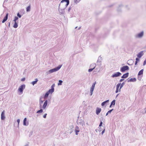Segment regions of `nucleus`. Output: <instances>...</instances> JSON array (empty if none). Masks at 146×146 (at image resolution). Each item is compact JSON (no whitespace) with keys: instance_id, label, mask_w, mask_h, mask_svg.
<instances>
[{"instance_id":"obj_56","label":"nucleus","mask_w":146,"mask_h":146,"mask_svg":"<svg viewBox=\"0 0 146 146\" xmlns=\"http://www.w3.org/2000/svg\"><path fill=\"white\" fill-rule=\"evenodd\" d=\"M118 95H119V94H117L116 95V98H117V97L118 96Z\"/></svg>"},{"instance_id":"obj_18","label":"nucleus","mask_w":146,"mask_h":146,"mask_svg":"<svg viewBox=\"0 0 146 146\" xmlns=\"http://www.w3.org/2000/svg\"><path fill=\"white\" fill-rule=\"evenodd\" d=\"M47 103L48 101L47 100H46V101H45L44 102V104L42 107V108L43 109H45L46 108V107L47 105Z\"/></svg>"},{"instance_id":"obj_52","label":"nucleus","mask_w":146,"mask_h":146,"mask_svg":"<svg viewBox=\"0 0 146 146\" xmlns=\"http://www.w3.org/2000/svg\"><path fill=\"white\" fill-rule=\"evenodd\" d=\"M10 22H9L8 23V27H10Z\"/></svg>"},{"instance_id":"obj_61","label":"nucleus","mask_w":146,"mask_h":146,"mask_svg":"<svg viewBox=\"0 0 146 146\" xmlns=\"http://www.w3.org/2000/svg\"><path fill=\"white\" fill-rule=\"evenodd\" d=\"M66 8V7H65V8H64V9H65V8Z\"/></svg>"},{"instance_id":"obj_62","label":"nucleus","mask_w":146,"mask_h":146,"mask_svg":"<svg viewBox=\"0 0 146 146\" xmlns=\"http://www.w3.org/2000/svg\"><path fill=\"white\" fill-rule=\"evenodd\" d=\"M25 146H26V145H25Z\"/></svg>"},{"instance_id":"obj_5","label":"nucleus","mask_w":146,"mask_h":146,"mask_svg":"<svg viewBox=\"0 0 146 146\" xmlns=\"http://www.w3.org/2000/svg\"><path fill=\"white\" fill-rule=\"evenodd\" d=\"M121 75V74L119 72H117L113 74L111 76V77L114 78L116 77H117L119 76H120Z\"/></svg>"},{"instance_id":"obj_4","label":"nucleus","mask_w":146,"mask_h":146,"mask_svg":"<svg viewBox=\"0 0 146 146\" xmlns=\"http://www.w3.org/2000/svg\"><path fill=\"white\" fill-rule=\"evenodd\" d=\"M143 34L144 32L143 31H142L140 33L136 35H135V37L136 38H141L143 36Z\"/></svg>"},{"instance_id":"obj_55","label":"nucleus","mask_w":146,"mask_h":146,"mask_svg":"<svg viewBox=\"0 0 146 146\" xmlns=\"http://www.w3.org/2000/svg\"><path fill=\"white\" fill-rule=\"evenodd\" d=\"M81 27H79L78 28V30H80V29Z\"/></svg>"},{"instance_id":"obj_33","label":"nucleus","mask_w":146,"mask_h":146,"mask_svg":"<svg viewBox=\"0 0 146 146\" xmlns=\"http://www.w3.org/2000/svg\"><path fill=\"white\" fill-rule=\"evenodd\" d=\"M135 60H136V61H135V65H136L137 64L138 62L139 61V59L138 58H136L135 59Z\"/></svg>"},{"instance_id":"obj_28","label":"nucleus","mask_w":146,"mask_h":146,"mask_svg":"<svg viewBox=\"0 0 146 146\" xmlns=\"http://www.w3.org/2000/svg\"><path fill=\"white\" fill-rule=\"evenodd\" d=\"M49 93L48 91L45 94V95L44 96V98H46L48 97L49 95Z\"/></svg>"},{"instance_id":"obj_21","label":"nucleus","mask_w":146,"mask_h":146,"mask_svg":"<svg viewBox=\"0 0 146 146\" xmlns=\"http://www.w3.org/2000/svg\"><path fill=\"white\" fill-rule=\"evenodd\" d=\"M115 100H113L112 102H111V104L110 106V108H111V107L112 106V105H115Z\"/></svg>"},{"instance_id":"obj_30","label":"nucleus","mask_w":146,"mask_h":146,"mask_svg":"<svg viewBox=\"0 0 146 146\" xmlns=\"http://www.w3.org/2000/svg\"><path fill=\"white\" fill-rule=\"evenodd\" d=\"M18 25L16 22H15L13 26L14 28H16L17 27Z\"/></svg>"},{"instance_id":"obj_2","label":"nucleus","mask_w":146,"mask_h":146,"mask_svg":"<svg viewBox=\"0 0 146 146\" xmlns=\"http://www.w3.org/2000/svg\"><path fill=\"white\" fill-rule=\"evenodd\" d=\"M129 68L127 66H125L120 68V71L122 72H124L126 71L129 70Z\"/></svg>"},{"instance_id":"obj_36","label":"nucleus","mask_w":146,"mask_h":146,"mask_svg":"<svg viewBox=\"0 0 146 146\" xmlns=\"http://www.w3.org/2000/svg\"><path fill=\"white\" fill-rule=\"evenodd\" d=\"M18 19V17H17L15 16V17L13 21L14 22H16V21Z\"/></svg>"},{"instance_id":"obj_42","label":"nucleus","mask_w":146,"mask_h":146,"mask_svg":"<svg viewBox=\"0 0 146 146\" xmlns=\"http://www.w3.org/2000/svg\"><path fill=\"white\" fill-rule=\"evenodd\" d=\"M55 86V84H53L51 86V89H52L54 90V87Z\"/></svg>"},{"instance_id":"obj_44","label":"nucleus","mask_w":146,"mask_h":146,"mask_svg":"<svg viewBox=\"0 0 146 146\" xmlns=\"http://www.w3.org/2000/svg\"><path fill=\"white\" fill-rule=\"evenodd\" d=\"M145 64H146V59H145V60L144 61L143 63V65L144 66Z\"/></svg>"},{"instance_id":"obj_23","label":"nucleus","mask_w":146,"mask_h":146,"mask_svg":"<svg viewBox=\"0 0 146 146\" xmlns=\"http://www.w3.org/2000/svg\"><path fill=\"white\" fill-rule=\"evenodd\" d=\"M143 69H142L141 70H140L138 73V76H140L141 75L143 74Z\"/></svg>"},{"instance_id":"obj_3","label":"nucleus","mask_w":146,"mask_h":146,"mask_svg":"<svg viewBox=\"0 0 146 146\" xmlns=\"http://www.w3.org/2000/svg\"><path fill=\"white\" fill-rule=\"evenodd\" d=\"M25 84H23L19 88L18 90L21 93H22L24 89L25 88Z\"/></svg>"},{"instance_id":"obj_32","label":"nucleus","mask_w":146,"mask_h":146,"mask_svg":"<svg viewBox=\"0 0 146 146\" xmlns=\"http://www.w3.org/2000/svg\"><path fill=\"white\" fill-rule=\"evenodd\" d=\"M42 112H43L42 109H40V110H38L36 112V113H42Z\"/></svg>"},{"instance_id":"obj_29","label":"nucleus","mask_w":146,"mask_h":146,"mask_svg":"<svg viewBox=\"0 0 146 146\" xmlns=\"http://www.w3.org/2000/svg\"><path fill=\"white\" fill-rule=\"evenodd\" d=\"M102 60V57L100 56L98 58V60L97 61V62H98V63L99 62L100 63L101 62V61Z\"/></svg>"},{"instance_id":"obj_43","label":"nucleus","mask_w":146,"mask_h":146,"mask_svg":"<svg viewBox=\"0 0 146 146\" xmlns=\"http://www.w3.org/2000/svg\"><path fill=\"white\" fill-rule=\"evenodd\" d=\"M119 88H116V91H115V93H118L119 92Z\"/></svg>"},{"instance_id":"obj_12","label":"nucleus","mask_w":146,"mask_h":146,"mask_svg":"<svg viewBox=\"0 0 146 146\" xmlns=\"http://www.w3.org/2000/svg\"><path fill=\"white\" fill-rule=\"evenodd\" d=\"M27 119L26 118H25L23 121V125L25 126H27L29 124V123L28 122H27V123H26Z\"/></svg>"},{"instance_id":"obj_17","label":"nucleus","mask_w":146,"mask_h":146,"mask_svg":"<svg viewBox=\"0 0 146 146\" xmlns=\"http://www.w3.org/2000/svg\"><path fill=\"white\" fill-rule=\"evenodd\" d=\"M101 111V108H97L96 110V113L97 115H98L100 112Z\"/></svg>"},{"instance_id":"obj_11","label":"nucleus","mask_w":146,"mask_h":146,"mask_svg":"<svg viewBox=\"0 0 146 146\" xmlns=\"http://www.w3.org/2000/svg\"><path fill=\"white\" fill-rule=\"evenodd\" d=\"M8 14H9L8 13H7L6 14L5 16V17L3 18V21H2V23H5V22L7 20V19H8Z\"/></svg>"},{"instance_id":"obj_22","label":"nucleus","mask_w":146,"mask_h":146,"mask_svg":"<svg viewBox=\"0 0 146 146\" xmlns=\"http://www.w3.org/2000/svg\"><path fill=\"white\" fill-rule=\"evenodd\" d=\"M44 100H41V98H40L39 100V105L40 108H41V104L43 103Z\"/></svg>"},{"instance_id":"obj_6","label":"nucleus","mask_w":146,"mask_h":146,"mask_svg":"<svg viewBox=\"0 0 146 146\" xmlns=\"http://www.w3.org/2000/svg\"><path fill=\"white\" fill-rule=\"evenodd\" d=\"M77 122L78 124H79L82 126H83L84 125V122L82 119H78Z\"/></svg>"},{"instance_id":"obj_25","label":"nucleus","mask_w":146,"mask_h":146,"mask_svg":"<svg viewBox=\"0 0 146 146\" xmlns=\"http://www.w3.org/2000/svg\"><path fill=\"white\" fill-rule=\"evenodd\" d=\"M125 83L124 82H123L121 84V83L120 87L119 89V92H120L121 91V89L123 87Z\"/></svg>"},{"instance_id":"obj_54","label":"nucleus","mask_w":146,"mask_h":146,"mask_svg":"<svg viewBox=\"0 0 146 146\" xmlns=\"http://www.w3.org/2000/svg\"><path fill=\"white\" fill-rule=\"evenodd\" d=\"M127 64L128 65H131L132 64H129L128 63H127Z\"/></svg>"},{"instance_id":"obj_37","label":"nucleus","mask_w":146,"mask_h":146,"mask_svg":"<svg viewBox=\"0 0 146 146\" xmlns=\"http://www.w3.org/2000/svg\"><path fill=\"white\" fill-rule=\"evenodd\" d=\"M96 84V82H94L93 84L91 87L94 88H95V84Z\"/></svg>"},{"instance_id":"obj_60","label":"nucleus","mask_w":146,"mask_h":146,"mask_svg":"<svg viewBox=\"0 0 146 146\" xmlns=\"http://www.w3.org/2000/svg\"><path fill=\"white\" fill-rule=\"evenodd\" d=\"M101 131V130H99V131Z\"/></svg>"},{"instance_id":"obj_58","label":"nucleus","mask_w":146,"mask_h":146,"mask_svg":"<svg viewBox=\"0 0 146 146\" xmlns=\"http://www.w3.org/2000/svg\"><path fill=\"white\" fill-rule=\"evenodd\" d=\"M96 132H97V129H96Z\"/></svg>"},{"instance_id":"obj_26","label":"nucleus","mask_w":146,"mask_h":146,"mask_svg":"<svg viewBox=\"0 0 146 146\" xmlns=\"http://www.w3.org/2000/svg\"><path fill=\"white\" fill-rule=\"evenodd\" d=\"M54 91V90L53 89H49L48 92L49 93V94H52L53 92Z\"/></svg>"},{"instance_id":"obj_7","label":"nucleus","mask_w":146,"mask_h":146,"mask_svg":"<svg viewBox=\"0 0 146 146\" xmlns=\"http://www.w3.org/2000/svg\"><path fill=\"white\" fill-rule=\"evenodd\" d=\"M60 4H59V7H58V11H59V13L60 15L63 14L65 13L64 9H60Z\"/></svg>"},{"instance_id":"obj_41","label":"nucleus","mask_w":146,"mask_h":146,"mask_svg":"<svg viewBox=\"0 0 146 146\" xmlns=\"http://www.w3.org/2000/svg\"><path fill=\"white\" fill-rule=\"evenodd\" d=\"M102 121H100V123L99 124V127H100L102 126Z\"/></svg>"},{"instance_id":"obj_8","label":"nucleus","mask_w":146,"mask_h":146,"mask_svg":"<svg viewBox=\"0 0 146 146\" xmlns=\"http://www.w3.org/2000/svg\"><path fill=\"white\" fill-rule=\"evenodd\" d=\"M92 66H94V67L92 68L89 69L88 70V71L89 72H92L95 68L96 66V65L95 64H92L91 65L90 67H92Z\"/></svg>"},{"instance_id":"obj_39","label":"nucleus","mask_w":146,"mask_h":146,"mask_svg":"<svg viewBox=\"0 0 146 146\" xmlns=\"http://www.w3.org/2000/svg\"><path fill=\"white\" fill-rule=\"evenodd\" d=\"M21 14H20L19 13H17V16L19 17V18H20L21 17L22 15H21Z\"/></svg>"},{"instance_id":"obj_27","label":"nucleus","mask_w":146,"mask_h":146,"mask_svg":"<svg viewBox=\"0 0 146 146\" xmlns=\"http://www.w3.org/2000/svg\"><path fill=\"white\" fill-rule=\"evenodd\" d=\"M20 13L22 15H23L25 13V11L24 9H21L20 12Z\"/></svg>"},{"instance_id":"obj_13","label":"nucleus","mask_w":146,"mask_h":146,"mask_svg":"<svg viewBox=\"0 0 146 146\" xmlns=\"http://www.w3.org/2000/svg\"><path fill=\"white\" fill-rule=\"evenodd\" d=\"M143 54V51H142L139 52L137 56L138 57L140 58Z\"/></svg>"},{"instance_id":"obj_46","label":"nucleus","mask_w":146,"mask_h":146,"mask_svg":"<svg viewBox=\"0 0 146 146\" xmlns=\"http://www.w3.org/2000/svg\"><path fill=\"white\" fill-rule=\"evenodd\" d=\"M25 80V78H22L21 79V81H24Z\"/></svg>"},{"instance_id":"obj_34","label":"nucleus","mask_w":146,"mask_h":146,"mask_svg":"<svg viewBox=\"0 0 146 146\" xmlns=\"http://www.w3.org/2000/svg\"><path fill=\"white\" fill-rule=\"evenodd\" d=\"M63 81L62 80H60L58 81V85H61L62 84V83Z\"/></svg>"},{"instance_id":"obj_15","label":"nucleus","mask_w":146,"mask_h":146,"mask_svg":"<svg viewBox=\"0 0 146 146\" xmlns=\"http://www.w3.org/2000/svg\"><path fill=\"white\" fill-rule=\"evenodd\" d=\"M129 75V73L128 72H127L124 74L123 75L121 76V78H126Z\"/></svg>"},{"instance_id":"obj_19","label":"nucleus","mask_w":146,"mask_h":146,"mask_svg":"<svg viewBox=\"0 0 146 146\" xmlns=\"http://www.w3.org/2000/svg\"><path fill=\"white\" fill-rule=\"evenodd\" d=\"M109 100H108L103 102L101 104L102 106H104L107 103H108L109 102Z\"/></svg>"},{"instance_id":"obj_59","label":"nucleus","mask_w":146,"mask_h":146,"mask_svg":"<svg viewBox=\"0 0 146 146\" xmlns=\"http://www.w3.org/2000/svg\"><path fill=\"white\" fill-rule=\"evenodd\" d=\"M92 67H93V68L94 67V66H92Z\"/></svg>"},{"instance_id":"obj_9","label":"nucleus","mask_w":146,"mask_h":146,"mask_svg":"<svg viewBox=\"0 0 146 146\" xmlns=\"http://www.w3.org/2000/svg\"><path fill=\"white\" fill-rule=\"evenodd\" d=\"M80 128L78 126H76L75 127V131L76 133V135H78V133L80 132Z\"/></svg>"},{"instance_id":"obj_24","label":"nucleus","mask_w":146,"mask_h":146,"mask_svg":"<svg viewBox=\"0 0 146 146\" xmlns=\"http://www.w3.org/2000/svg\"><path fill=\"white\" fill-rule=\"evenodd\" d=\"M94 88L92 87L91 88L90 92V96H92V95L93 94V92L94 90Z\"/></svg>"},{"instance_id":"obj_38","label":"nucleus","mask_w":146,"mask_h":146,"mask_svg":"<svg viewBox=\"0 0 146 146\" xmlns=\"http://www.w3.org/2000/svg\"><path fill=\"white\" fill-rule=\"evenodd\" d=\"M81 0H74V2L76 4L78 3Z\"/></svg>"},{"instance_id":"obj_45","label":"nucleus","mask_w":146,"mask_h":146,"mask_svg":"<svg viewBox=\"0 0 146 146\" xmlns=\"http://www.w3.org/2000/svg\"><path fill=\"white\" fill-rule=\"evenodd\" d=\"M47 113H45V114L43 116V117L44 118H46V115H47Z\"/></svg>"},{"instance_id":"obj_49","label":"nucleus","mask_w":146,"mask_h":146,"mask_svg":"<svg viewBox=\"0 0 146 146\" xmlns=\"http://www.w3.org/2000/svg\"><path fill=\"white\" fill-rule=\"evenodd\" d=\"M105 131V129L104 128V130L102 132V134L103 135V133H104Z\"/></svg>"},{"instance_id":"obj_35","label":"nucleus","mask_w":146,"mask_h":146,"mask_svg":"<svg viewBox=\"0 0 146 146\" xmlns=\"http://www.w3.org/2000/svg\"><path fill=\"white\" fill-rule=\"evenodd\" d=\"M113 110V109H111L109 111L106 113V115H107L108 114L111 113V112Z\"/></svg>"},{"instance_id":"obj_57","label":"nucleus","mask_w":146,"mask_h":146,"mask_svg":"<svg viewBox=\"0 0 146 146\" xmlns=\"http://www.w3.org/2000/svg\"><path fill=\"white\" fill-rule=\"evenodd\" d=\"M77 27H75V29H76V28H77Z\"/></svg>"},{"instance_id":"obj_16","label":"nucleus","mask_w":146,"mask_h":146,"mask_svg":"<svg viewBox=\"0 0 146 146\" xmlns=\"http://www.w3.org/2000/svg\"><path fill=\"white\" fill-rule=\"evenodd\" d=\"M136 80V79L135 78H131L127 81L128 82H135Z\"/></svg>"},{"instance_id":"obj_50","label":"nucleus","mask_w":146,"mask_h":146,"mask_svg":"<svg viewBox=\"0 0 146 146\" xmlns=\"http://www.w3.org/2000/svg\"><path fill=\"white\" fill-rule=\"evenodd\" d=\"M71 9V7H70L68 9V12H69L70 9Z\"/></svg>"},{"instance_id":"obj_40","label":"nucleus","mask_w":146,"mask_h":146,"mask_svg":"<svg viewBox=\"0 0 146 146\" xmlns=\"http://www.w3.org/2000/svg\"><path fill=\"white\" fill-rule=\"evenodd\" d=\"M121 84V83H118L117 85H116V88H119L120 87V86Z\"/></svg>"},{"instance_id":"obj_31","label":"nucleus","mask_w":146,"mask_h":146,"mask_svg":"<svg viewBox=\"0 0 146 146\" xmlns=\"http://www.w3.org/2000/svg\"><path fill=\"white\" fill-rule=\"evenodd\" d=\"M31 6L29 5L26 8V11L27 12H29L30 11Z\"/></svg>"},{"instance_id":"obj_53","label":"nucleus","mask_w":146,"mask_h":146,"mask_svg":"<svg viewBox=\"0 0 146 146\" xmlns=\"http://www.w3.org/2000/svg\"><path fill=\"white\" fill-rule=\"evenodd\" d=\"M131 60H128L127 62H130V61H131Z\"/></svg>"},{"instance_id":"obj_10","label":"nucleus","mask_w":146,"mask_h":146,"mask_svg":"<svg viewBox=\"0 0 146 146\" xmlns=\"http://www.w3.org/2000/svg\"><path fill=\"white\" fill-rule=\"evenodd\" d=\"M5 111L3 110L1 113V119L2 120H4L5 118Z\"/></svg>"},{"instance_id":"obj_48","label":"nucleus","mask_w":146,"mask_h":146,"mask_svg":"<svg viewBox=\"0 0 146 146\" xmlns=\"http://www.w3.org/2000/svg\"><path fill=\"white\" fill-rule=\"evenodd\" d=\"M124 80V79H123V78H122V79H121L119 80V82H122Z\"/></svg>"},{"instance_id":"obj_20","label":"nucleus","mask_w":146,"mask_h":146,"mask_svg":"<svg viewBox=\"0 0 146 146\" xmlns=\"http://www.w3.org/2000/svg\"><path fill=\"white\" fill-rule=\"evenodd\" d=\"M38 81V80L37 78H36L35 80V81H33L31 82V84H33V85H34L35 84H36L37 82Z\"/></svg>"},{"instance_id":"obj_51","label":"nucleus","mask_w":146,"mask_h":146,"mask_svg":"<svg viewBox=\"0 0 146 146\" xmlns=\"http://www.w3.org/2000/svg\"><path fill=\"white\" fill-rule=\"evenodd\" d=\"M144 110L145 111V112L143 113H146V107L144 109Z\"/></svg>"},{"instance_id":"obj_14","label":"nucleus","mask_w":146,"mask_h":146,"mask_svg":"<svg viewBox=\"0 0 146 146\" xmlns=\"http://www.w3.org/2000/svg\"><path fill=\"white\" fill-rule=\"evenodd\" d=\"M64 2H66V7L69 4V0H62L61 1V3H62Z\"/></svg>"},{"instance_id":"obj_1","label":"nucleus","mask_w":146,"mask_h":146,"mask_svg":"<svg viewBox=\"0 0 146 146\" xmlns=\"http://www.w3.org/2000/svg\"><path fill=\"white\" fill-rule=\"evenodd\" d=\"M62 65H60L57 67L54 68L52 69L49 70L48 71L46 72L47 74L56 72L59 70L61 67Z\"/></svg>"},{"instance_id":"obj_47","label":"nucleus","mask_w":146,"mask_h":146,"mask_svg":"<svg viewBox=\"0 0 146 146\" xmlns=\"http://www.w3.org/2000/svg\"><path fill=\"white\" fill-rule=\"evenodd\" d=\"M17 122L18 123V125H19V123H20V119H17Z\"/></svg>"}]
</instances>
